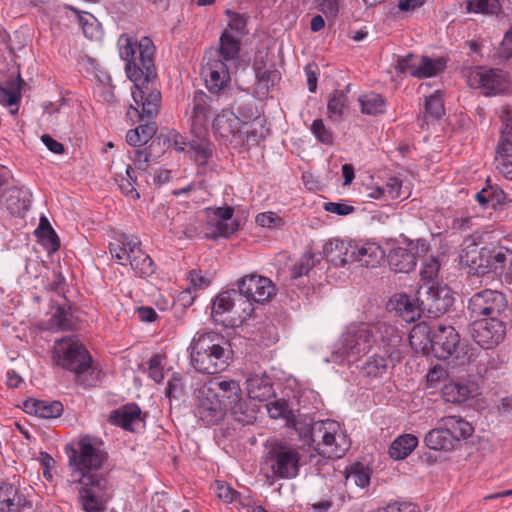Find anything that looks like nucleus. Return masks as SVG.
I'll use <instances>...</instances> for the list:
<instances>
[{"mask_svg": "<svg viewBox=\"0 0 512 512\" xmlns=\"http://www.w3.org/2000/svg\"><path fill=\"white\" fill-rule=\"evenodd\" d=\"M348 108V98L344 91L335 90L328 99V116L332 120H340Z\"/></svg>", "mask_w": 512, "mask_h": 512, "instance_id": "nucleus-41", "label": "nucleus"}, {"mask_svg": "<svg viewBox=\"0 0 512 512\" xmlns=\"http://www.w3.org/2000/svg\"><path fill=\"white\" fill-rule=\"evenodd\" d=\"M418 445V438L413 434L398 436L389 448V455L395 460L407 458Z\"/></svg>", "mask_w": 512, "mask_h": 512, "instance_id": "nucleus-36", "label": "nucleus"}, {"mask_svg": "<svg viewBox=\"0 0 512 512\" xmlns=\"http://www.w3.org/2000/svg\"><path fill=\"white\" fill-rule=\"evenodd\" d=\"M70 482L80 485L78 499L85 512H102L106 502L108 481L98 470L101 469L105 454L91 443L89 437L66 447Z\"/></svg>", "mask_w": 512, "mask_h": 512, "instance_id": "nucleus-1", "label": "nucleus"}, {"mask_svg": "<svg viewBox=\"0 0 512 512\" xmlns=\"http://www.w3.org/2000/svg\"><path fill=\"white\" fill-rule=\"evenodd\" d=\"M459 335L451 326L438 325L432 331L431 352L440 360H447L458 353Z\"/></svg>", "mask_w": 512, "mask_h": 512, "instance_id": "nucleus-17", "label": "nucleus"}, {"mask_svg": "<svg viewBox=\"0 0 512 512\" xmlns=\"http://www.w3.org/2000/svg\"><path fill=\"white\" fill-rule=\"evenodd\" d=\"M445 68V62L441 58L432 59L421 56L417 78H425L436 75Z\"/></svg>", "mask_w": 512, "mask_h": 512, "instance_id": "nucleus-45", "label": "nucleus"}, {"mask_svg": "<svg viewBox=\"0 0 512 512\" xmlns=\"http://www.w3.org/2000/svg\"><path fill=\"white\" fill-rule=\"evenodd\" d=\"M121 265H130L135 273L140 277H148L152 275L156 270V265L153 258H118Z\"/></svg>", "mask_w": 512, "mask_h": 512, "instance_id": "nucleus-43", "label": "nucleus"}, {"mask_svg": "<svg viewBox=\"0 0 512 512\" xmlns=\"http://www.w3.org/2000/svg\"><path fill=\"white\" fill-rule=\"evenodd\" d=\"M388 359H390L386 354L385 355H379V356H373L372 359H370L367 362V372L369 375H382L386 372L387 366H388Z\"/></svg>", "mask_w": 512, "mask_h": 512, "instance_id": "nucleus-57", "label": "nucleus"}, {"mask_svg": "<svg viewBox=\"0 0 512 512\" xmlns=\"http://www.w3.org/2000/svg\"><path fill=\"white\" fill-rule=\"evenodd\" d=\"M183 382L179 373H173L165 389L168 398H179L183 393Z\"/></svg>", "mask_w": 512, "mask_h": 512, "instance_id": "nucleus-60", "label": "nucleus"}, {"mask_svg": "<svg viewBox=\"0 0 512 512\" xmlns=\"http://www.w3.org/2000/svg\"><path fill=\"white\" fill-rule=\"evenodd\" d=\"M438 423L446 432L451 434L455 444H457L461 439H467L473 434V427L471 424L461 417H443L438 421Z\"/></svg>", "mask_w": 512, "mask_h": 512, "instance_id": "nucleus-31", "label": "nucleus"}, {"mask_svg": "<svg viewBox=\"0 0 512 512\" xmlns=\"http://www.w3.org/2000/svg\"><path fill=\"white\" fill-rule=\"evenodd\" d=\"M262 126L258 122L251 124L242 123V131L244 138V145L247 147L255 146L263 138Z\"/></svg>", "mask_w": 512, "mask_h": 512, "instance_id": "nucleus-50", "label": "nucleus"}, {"mask_svg": "<svg viewBox=\"0 0 512 512\" xmlns=\"http://www.w3.org/2000/svg\"><path fill=\"white\" fill-rule=\"evenodd\" d=\"M452 290L447 285H431L426 290V299L422 304L435 315L444 314L453 304Z\"/></svg>", "mask_w": 512, "mask_h": 512, "instance_id": "nucleus-20", "label": "nucleus"}, {"mask_svg": "<svg viewBox=\"0 0 512 512\" xmlns=\"http://www.w3.org/2000/svg\"><path fill=\"white\" fill-rule=\"evenodd\" d=\"M39 242L47 250L48 254L55 253L60 247V239L55 231L38 235Z\"/></svg>", "mask_w": 512, "mask_h": 512, "instance_id": "nucleus-61", "label": "nucleus"}, {"mask_svg": "<svg viewBox=\"0 0 512 512\" xmlns=\"http://www.w3.org/2000/svg\"><path fill=\"white\" fill-rule=\"evenodd\" d=\"M204 386L209 390H212L216 394V398L224 400L226 407L231 402L237 400V397L241 394V388L235 380H224L218 381L217 379L210 380L205 383Z\"/></svg>", "mask_w": 512, "mask_h": 512, "instance_id": "nucleus-30", "label": "nucleus"}, {"mask_svg": "<svg viewBox=\"0 0 512 512\" xmlns=\"http://www.w3.org/2000/svg\"><path fill=\"white\" fill-rule=\"evenodd\" d=\"M25 409L45 419L57 418L63 413V405L59 401L30 400L25 402Z\"/></svg>", "mask_w": 512, "mask_h": 512, "instance_id": "nucleus-33", "label": "nucleus"}, {"mask_svg": "<svg viewBox=\"0 0 512 512\" xmlns=\"http://www.w3.org/2000/svg\"><path fill=\"white\" fill-rule=\"evenodd\" d=\"M444 113L442 96L439 91L430 95L425 100V114L432 118H440Z\"/></svg>", "mask_w": 512, "mask_h": 512, "instance_id": "nucleus-51", "label": "nucleus"}, {"mask_svg": "<svg viewBox=\"0 0 512 512\" xmlns=\"http://www.w3.org/2000/svg\"><path fill=\"white\" fill-rule=\"evenodd\" d=\"M246 389L251 399L266 401L274 395L273 386L269 377L265 375H251L246 380Z\"/></svg>", "mask_w": 512, "mask_h": 512, "instance_id": "nucleus-28", "label": "nucleus"}, {"mask_svg": "<svg viewBox=\"0 0 512 512\" xmlns=\"http://www.w3.org/2000/svg\"><path fill=\"white\" fill-rule=\"evenodd\" d=\"M157 132V126L155 122H147L141 124L135 129H131L126 134V141L131 146H142L148 143V141Z\"/></svg>", "mask_w": 512, "mask_h": 512, "instance_id": "nucleus-39", "label": "nucleus"}, {"mask_svg": "<svg viewBox=\"0 0 512 512\" xmlns=\"http://www.w3.org/2000/svg\"><path fill=\"white\" fill-rule=\"evenodd\" d=\"M361 112L363 114L376 116L386 111L385 98L377 93L370 92L359 97Z\"/></svg>", "mask_w": 512, "mask_h": 512, "instance_id": "nucleus-40", "label": "nucleus"}, {"mask_svg": "<svg viewBox=\"0 0 512 512\" xmlns=\"http://www.w3.org/2000/svg\"><path fill=\"white\" fill-rule=\"evenodd\" d=\"M199 403L196 416L207 426L218 424L225 416L226 402L216 398V394L204 385L198 391Z\"/></svg>", "mask_w": 512, "mask_h": 512, "instance_id": "nucleus-15", "label": "nucleus"}, {"mask_svg": "<svg viewBox=\"0 0 512 512\" xmlns=\"http://www.w3.org/2000/svg\"><path fill=\"white\" fill-rule=\"evenodd\" d=\"M501 9L499 0H467L469 12L497 14Z\"/></svg>", "mask_w": 512, "mask_h": 512, "instance_id": "nucleus-48", "label": "nucleus"}, {"mask_svg": "<svg viewBox=\"0 0 512 512\" xmlns=\"http://www.w3.org/2000/svg\"><path fill=\"white\" fill-rule=\"evenodd\" d=\"M420 60L421 56L408 54L405 57L398 60L397 67L400 72L408 73L413 77H417L418 72L415 70H419Z\"/></svg>", "mask_w": 512, "mask_h": 512, "instance_id": "nucleus-54", "label": "nucleus"}, {"mask_svg": "<svg viewBox=\"0 0 512 512\" xmlns=\"http://www.w3.org/2000/svg\"><path fill=\"white\" fill-rule=\"evenodd\" d=\"M269 416L273 419L284 418L291 420L293 417V404L286 399H275L267 405Z\"/></svg>", "mask_w": 512, "mask_h": 512, "instance_id": "nucleus-44", "label": "nucleus"}, {"mask_svg": "<svg viewBox=\"0 0 512 512\" xmlns=\"http://www.w3.org/2000/svg\"><path fill=\"white\" fill-rule=\"evenodd\" d=\"M136 58L126 65V73L131 81L155 80V46L148 37H142L137 43Z\"/></svg>", "mask_w": 512, "mask_h": 512, "instance_id": "nucleus-8", "label": "nucleus"}, {"mask_svg": "<svg viewBox=\"0 0 512 512\" xmlns=\"http://www.w3.org/2000/svg\"><path fill=\"white\" fill-rule=\"evenodd\" d=\"M298 436L319 454L327 458H340L350 447V440L339 422L314 421L308 415H293L290 420Z\"/></svg>", "mask_w": 512, "mask_h": 512, "instance_id": "nucleus-2", "label": "nucleus"}, {"mask_svg": "<svg viewBox=\"0 0 512 512\" xmlns=\"http://www.w3.org/2000/svg\"><path fill=\"white\" fill-rule=\"evenodd\" d=\"M326 256H385V251L375 242L331 239L323 246Z\"/></svg>", "mask_w": 512, "mask_h": 512, "instance_id": "nucleus-11", "label": "nucleus"}, {"mask_svg": "<svg viewBox=\"0 0 512 512\" xmlns=\"http://www.w3.org/2000/svg\"><path fill=\"white\" fill-rule=\"evenodd\" d=\"M507 299L505 295L496 290L485 289L475 293L469 300L468 310L471 317L494 318L498 317L507 308Z\"/></svg>", "mask_w": 512, "mask_h": 512, "instance_id": "nucleus-9", "label": "nucleus"}, {"mask_svg": "<svg viewBox=\"0 0 512 512\" xmlns=\"http://www.w3.org/2000/svg\"><path fill=\"white\" fill-rule=\"evenodd\" d=\"M164 358L161 355H153L148 361V375L156 383H160L164 379Z\"/></svg>", "mask_w": 512, "mask_h": 512, "instance_id": "nucleus-55", "label": "nucleus"}, {"mask_svg": "<svg viewBox=\"0 0 512 512\" xmlns=\"http://www.w3.org/2000/svg\"><path fill=\"white\" fill-rule=\"evenodd\" d=\"M315 4L327 17H335L339 12L340 0H315Z\"/></svg>", "mask_w": 512, "mask_h": 512, "instance_id": "nucleus-63", "label": "nucleus"}, {"mask_svg": "<svg viewBox=\"0 0 512 512\" xmlns=\"http://www.w3.org/2000/svg\"><path fill=\"white\" fill-rule=\"evenodd\" d=\"M256 223L265 228H275L282 224V219L274 212H264L256 216Z\"/></svg>", "mask_w": 512, "mask_h": 512, "instance_id": "nucleus-62", "label": "nucleus"}, {"mask_svg": "<svg viewBox=\"0 0 512 512\" xmlns=\"http://www.w3.org/2000/svg\"><path fill=\"white\" fill-rule=\"evenodd\" d=\"M120 57L127 62L132 63L136 58L137 44L129 37L122 35L118 40Z\"/></svg>", "mask_w": 512, "mask_h": 512, "instance_id": "nucleus-53", "label": "nucleus"}, {"mask_svg": "<svg viewBox=\"0 0 512 512\" xmlns=\"http://www.w3.org/2000/svg\"><path fill=\"white\" fill-rule=\"evenodd\" d=\"M477 394L478 388L472 382L450 381L441 389L443 400L452 404H462Z\"/></svg>", "mask_w": 512, "mask_h": 512, "instance_id": "nucleus-23", "label": "nucleus"}, {"mask_svg": "<svg viewBox=\"0 0 512 512\" xmlns=\"http://www.w3.org/2000/svg\"><path fill=\"white\" fill-rule=\"evenodd\" d=\"M111 256H130L141 253L140 242L135 237L119 234L109 243Z\"/></svg>", "mask_w": 512, "mask_h": 512, "instance_id": "nucleus-35", "label": "nucleus"}, {"mask_svg": "<svg viewBox=\"0 0 512 512\" xmlns=\"http://www.w3.org/2000/svg\"><path fill=\"white\" fill-rule=\"evenodd\" d=\"M71 327L72 325L69 319V312L64 307H56L49 319L48 328L68 331Z\"/></svg>", "mask_w": 512, "mask_h": 512, "instance_id": "nucleus-49", "label": "nucleus"}, {"mask_svg": "<svg viewBox=\"0 0 512 512\" xmlns=\"http://www.w3.org/2000/svg\"><path fill=\"white\" fill-rule=\"evenodd\" d=\"M409 342L416 352L429 355L432 347V332L429 326L424 322L415 325L409 333Z\"/></svg>", "mask_w": 512, "mask_h": 512, "instance_id": "nucleus-32", "label": "nucleus"}, {"mask_svg": "<svg viewBox=\"0 0 512 512\" xmlns=\"http://www.w3.org/2000/svg\"><path fill=\"white\" fill-rule=\"evenodd\" d=\"M506 326L500 319L484 318L473 323L472 338L481 347L490 349L505 337Z\"/></svg>", "mask_w": 512, "mask_h": 512, "instance_id": "nucleus-16", "label": "nucleus"}, {"mask_svg": "<svg viewBox=\"0 0 512 512\" xmlns=\"http://www.w3.org/2000/svg\"><path fill=\"white\" fill-rule=\"evenodd\" d=\"M213 144L205 139L190 141L187 154L197 165H206L213 156Z\"/></svg>", "mask_w": 512, "mask_h": 512, "instance_id": "nucleus-37", "label": "nucleus"}, {"mask_svg": "<svg viewBox=\"0 0 512 512\" xmlns=\"http://www.w3.org/2000/svg\"><path fill=\"white\" fill-rule=\"evenodd\" d=\"M22 83L23 80L19 74L17 76H9L4 82L0 83V103L4 106H9L12 114L18 111Z\"/></svg>", "mask_w": 512, "mask_h": 512, "instance_id": "nucleus-25", "label": "nucleus"}, {"mask_svg": "<svg viewBox=\"0 0 512 512\" xmlns=\"http://www.w3.org/2000/svg\"><path fill=\"white\" fill-rule=\"evenodd\" d=\"M234 209L230 206L218 207L215 209L216 235L229 237L239 229V223L233 220Z\"/></svg>", "mask_w": 512, "mask_h": 512, "instance_id": "nucleus-34", "label": "nucleus"}, {"mask_svg": "<svg viewBox=\"0 0 512 512\" xmlns=\"http://www.w3.org/2000/svg\"><path fill=\"white\" fill-rule=\"evenodd\" d=\"M190 284L195 289H205L211 283L213 276L211 274H203L201 270H192L189 273Z\"/></svg>", "mask_w": 512, "mask_h": 512, "instance_id": "nucleus-58", "label": "nucleus"}, {"mask_svg": "<svg viewBox=\"0 0 512 512\" xmlns=\"http://www.w3.org/2000/svg\"><path fill=\"white\" fill-rule=\"evenodd\" d=\"M376 512H417L416 506L410 502L395 501L384 508H378Z\"/></svg>", "mask_w": 512, "mask_h": 512, "instance_id": "nucleus-64", "label": "nucleus"}, {"mask_svg": "<svg viewBox=\"0 0 512 512\" xmlns=\"http://www.w3.org/2000/svg\"><path fill=\"white\" fill-rule=\"evenodd\" d=\"M240 50V39L233 36L229 31H224L220 37V48L217 51V58L222 63L236 68Z\"/></svg>", "mask_w": 512, "mask_h": 512, "instance_id": "nucleus-26", "label": "nucleus"}, {"mask_svg": "<svg viewBox=\"0 0 512 512\" xmlns=\"http://www.w3.org/2000/svg\"><path fill=\"white\" fill-rule=\"evenodd\" d=\"M346 479L355 483L360 488H365L370 483V471L361 463H355L350 466Z\"/></svg>", "mask_w": 512, "mask_h": 512, "instance_id": "nucleus-46", "label": "nucleus"}, {"mask_svg": "<svg viewBox=\"0 0 512 512\" xmlns=\"http://www.w3.org/2000/svg\"><path fill=\"white\" fill-rule=\"evenodd\" d=\"M374 329V335L377 342L381 345L384 354H386L390 361H399L401 353L399 346L402 342V333L392 324L386 322H378L371 325Z\"/></svg>", "mask_w": 512, "mask_h": 512, "instance_id": "nucleus-18", "label": "nucleus"}, {"mask_svg": "<svg viewBox=\"0 0 512 512\" xmlns=\"http://www.w3.org/2000/svg\"><path fill=\"white\" fill-rule=\"evenodd\" d=\"M423 267L420 269V276L424 280L434 279L440 269L438 258H424Z\"/></svg>", "mask_w": 512, "mask_h": 512, "instance_id": "nucleus-59", "label": "nucleus"}, {"mask_svg": "<svg viewBox=\"0 0 512 512\" xmlns=\"http://www.w3.org/2000/svg\"><path fill=\"white\" fill-rule=\"evenodd\" d=\"M389 310H394L405 322H414L421 316L422 309L410 296L404 293L393 295L388 302Z\"/></svg>", "mask_w": 512, "mask_h": 512, "instance_id": "nucleus-24", "label": "nucleus"}, {"mask_svg": "<svg viewBox=\"0 0 512 512\" xmlns=\"http://www.w3.org/2000/svg\"><path fill=\"white\" fill-rule=\"evenodd\" d=\"M239 294L246 298L243 314L249 316L253 312L252 302L264 303L269 301L275 294L276 289L273 282L264 276L257 274L245 275L238 281Z\"/></svg>", "mask_w": 512, "mask_h": 512, "instance_id": "nucleus-6", "label": "nucleus"}, {"mask_svg": "<svg viewBox=\"0 0 512 512\" xmlns=\"http://www.w3.org/2000/svg\"><path fill=\"white\" fill-rule=\"evenodd\" d=\"M338 352L349 360L366 355L377 343L374 329L365 323L351 324L341 336Z\"/></svg>", "mask_w": 512, "mask_h": 512, "instance_id": "nucleus-5", "label": "nucleus"}, {"mask_svg": "<svg viewBox=\"0 0 512 512\" xmlns=\"http://www.w3.org/2000/svg\"><path fill=\"white\" fill-rule=\"evenodd\" d=\"M466 273L477 277H497L512 283V258H460Z\"/></svg>", "mask_w": 512, "mask_h": 512, "instance_id": "nucleus-7", "label": "nucleus"}, {"mask_svg": "<svg viewBox=\"0 0 512 512\" xmlns=\"http://www.w3.org/2000/svg\"><path fill=\"white\" fill-rule=\"evenodd\" d=\"M233 67L222 63V59H213L204 69L205 83L207 89L214 94H218L230 82V70Z\"/></svg>", "mask_w": 512, "mask_h": 512, "instance_id": "nucleus-21", "label": "nucleus"}, {"mask_svg": "<svg viewBox=\"0 0 512 512\" xmlns=\"http://www.w3.org/2000/svg\"><path fill=\"white\" fill-rule=\"evenodd\" d=\"M18 489L11 483L0 480V512H12L16 509Z\"/></svg>", "mask_w": 512, "mask_h": 512, "instance_id": "nucleus-42", "label": "nucleus"}, {"mask_svg": "<svg viewBox=\"0 0 512 512\" xmlns=\"http://www.w3.org/2000/svg\"><path fill=\"white\" fill-rule=\"evenodd\" d=\"M310 130L315 138L325 145L333 144V132L327 128L322 119H316L312 122Z\"/></svg>", "mask_w": 512, "mask_h": 512, "instance_id": "nucleus-52", "label": "nucleus"}, {"mask_svg": "<svg viewBox=\"0 0 512 512\" xmlns=\"http://www.w3.org/2000/svg\"><path fill=\"white\" fill-rule=\"evenodd\" d=\"M424 442L429 449L441 452H451L456 446L451 434L446 432L439 423L425 435Z\"/></svg>", "mask_w": 512, "mask_h": 512, "instance_id": "nucleus-29", "label": "nucleus"}, {"mask_svg": "<svg viewBox=\"0 0 512 512\" xmlns=\"http://www.w3.org/2000/svg\"><path fill=\"white\" fill-rule=\"evenodd\" d=\"M108 421L133 432L143 422L141 409L134 403L123 405L110 412Z\"/></svg>", "mask_w": 512, "mask_h": 512, "instance_id": "nucleus-22", "label": "nucleus"}, {"mask_svg": "<svg viewBox=\"0 0 512 512\" xmlns=\"http://www.w3.org/2000/svg\"><path fill=\"white\" fill-rule=\"evenodd\" d=\"M245 305L246 301L236 290H227L219 293L212 301L211 316L215 323L223 326L232 325V315H238L239 318H245L238 313V306Z\"/></svg>", "mask_w": 512, "mask_h": 512, "instance_id": "nucleus-12", "label": "nucleus"}, {"mask_svg": "<svg viewBox=\"0 0 512 512\" xmlns=\"http://www.w3.org/2000/svg\"><path fill=\"white\" fill-rule=\"evenodd\" d=\"M388 264L396 273H409L415 269L416 258H387Z\"/></svg>", "mask_w": 512, "mask_h": 512, "instance_id": "nucleus-56", "label": "nucleus"}, {"mask_svg": "<svg viewBox=\"0 0 512 512\" xmlns=\"http://www.w3.org/2000/svg\"><path fill=\"white\" fill-rule=\"evenodd\" d=\"M215 111L216 108L212 106V99L208 95L202 91L194 94L192 112L194 125L204 127Z\"/></svg>", "mask_w": 512, "mask_h": 512, "instance_id": "nucleus-27", "label": "nucleus"}, {"mask_svg": "<svg viewBox=\"0 0 512 512\" xmlns=\"http://www.w3.org/2000/svg\"><path fill=\"white\" fill-rule=\"evenodd\" d=\"M274 476L291 479L299 473L300 454L295 448L285 445L274 446L267 454Z\"/></svg>", "mask_w": 512, "mask_h": 512, "instance_id": "nucleus-10", "label": "nucleus"}, {"mask_svg": "<svg viewBox=\"0 0 512 512\" xmlns=\"http://www.w3.org/2000/svg\"><path fill=\"white\" fill-rule=\"evenodd\" d=\"M468 85L475 89H482L485 95L498 93L502 89L500 71L493 69L476 68L467 74Z\"/></svg>", "mask_w": 512, "mask_h": 512, "instance_id": "nucleus-19", "label": "nucleus"}, {"mask_svg": "<svg viewBox=\"0 0 512 512\" xmlns=\"http://www.w3.org/2000/svg\"><path fill=\"white\" fill-rule=\"evenodd\" d=\"M212 128L216 137L233 147L243 146L242 121L230 110H222L213 120Z\"/></svg>", "mask_w": 512, "mask_h": 512, "instance_id": "nucleus-13", "label": "nucleus"}, {"mask_svg": "<svg viewBox=\"0 0 512 512\" xmlns=\"http://www.w3.org/2000/svg\"><path fill=\"white\" fill-rule=\"evenodd\" d=\"M66 9L73 11L78 16L79 24L82 26L83 32L89 39H93L97 32L96 19L93 15L81 12L71 5H65Z\"/></svg>", "mask_w": 512, "mask_h": 512, "instance_id": "nucleus-47", "label": "nucleus"}, {"mask_svg": "<svg viewBox=\"0 0 512 512\" xmlns=\"http://www.w3.org/2000/svg\"><path fill=\"white\" fill-rule=\"evenodd\" d=\"M52 360L59 367L72 372L78 379L85 373L92 376L87 382L94 385L100 380L101 371L92 365V357L76 336H67L54 342Z\"/></svg>", "mask_w": 512, "mask_h": 512, "instance_id": "nucleus-4", "label": "nucleus"}, {"mask_svg": "<svg viewBox=\"0 0 512 512\" xmlns=\"http://www.w3.org/2000/svg\"><path fill=\"white\" fill-rule=\"evenodd\" d=\"M190 363L203 374H217L224 371L233 358L230 342L221 334L197 332L189 346Z\"/></svg>", "mask_w": 512, "mask_h": 512, "instance_id": "nucleus-3", "label": "nucleus"}, {"mask_svg": "<svg viewBox=\"0 0 512 512\" xmlns=\"http://www.w3.org/2000/svg\"><path fill=\"white\" fill-rule=\"evenodd\" d=\"M132 97L138 107H141V118H153L160 109L161 93L153 86L154 80L133 81Z\"/></svg>", "mask_w": 512, "mask_h": 512, "instance_id": "nucleus-14", "label": "nucleus"}, {"mask_svg": "<svg viewBox=\"0 0 512 512\" xmlns=\"http://www.w3.org/2000/svg\"><path fill=\"white\" fill-rule=\"evenodd\" d=\"M227 411H230L233 419L242 425L252 424L256 419L254 409L249 407L241 394L227 406Z\"/></svg>", "mask_w": 512, "mask_h": 512, "instance_id": "nucleus-38", "label": "nucleus"}]
</instances>
